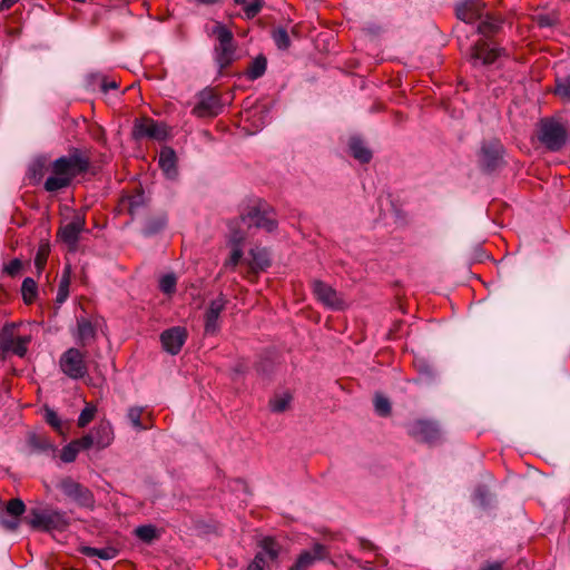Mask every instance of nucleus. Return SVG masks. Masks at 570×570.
<instances>
[{"label":"nucleus","instance_id":"nucleus-48","mask_svg":"<svg viewBox=\"0 0 570 570\" xmlns=\"http://www.w3.org/2000/svg\"><path fill=\"white\" fill-rule=\"evenodd\" d=\"M0 522L3 528H6L7 530H10V531L17 530L20 524V520L17 518L1 519Z\"/></svg>","mask_w":570,"mask_h":570},{"label":"nucleus","instance_id":"nucleus-15","mask_svg":"<svg viewBox=\"0 0 570 570\" xmlns=\"http://www.w3.org/2000/svg\"><path fill=\"white\" fill-rule=\"evenodd\" d=\"M501 55V50L488 43L480 41L471 48V59L473 63L490 65L493 63Z\"/></svg>","mask_w":570,"mask_h":570},{"label":"nucleus","instance_id":"nucleus-10","mask_svg":"<svg viewBox=\"0 0 570 570\" xmlns=\"http://www.w3.org/2000/svg\"><path fill=\"white\" fill-rule=\"evenodd\" d=\"M85 225V217L81 215H75L70 222L60 227L58 236L71 249H75L77 247L79 235L83 230Z\"/></svg>","mask_w":570,"mask_h":570},{"label":"nucleus","instance_id":"nucleus-33","mask_svg":"<svg viewBox=\"0 0 570 570\" xmlns=\"http://www.w3.org/2000/svg\"><path fill=\"white\" fill-rule=\"evenodd\" d=\"M97 413V407L92 403H86V406L81 411L78 417V426L85 428L87 426L95 417Z\"/></svg>","mask_w":570,"mask_h":570},{"label":"nucleus","instance_id":"nucleus-14","mask_svg":"<svg viewBox=\"0 0 570 570\" xmlns=\"http://www.w3.org/2000/svg\"><path fill=\"white\" fill-rule=\"evenodd\" d=\"M238 224V222L229 224V245L232 246V253L229 258L224 263L225 268L234 269L243 256L242 244L245 239V234L236 229V225Z\"/></svg>","mask_w":570,"mask_h":570},{"label":"nucleus","instance_id":"nucleus-17","mask_svg":"<svg viewBox=\"0 0 570 570\" xmlns=\"http://www.w3.org/2000/svg\"><path fill=\"white\" fill-rule=\"evenodd\" d=\"M483 14L481 0H465L456 6V16L460 20L471 23Z\"/></svg>","mask_w":570,"mask_h":570},{"label":"nucleus","instance_id":"nucleus-13","mask_svg":"<svg viewBox=\"0 0 570 570\" xmlns=\"http://www.w3.org/2000/svg\"><path fill=\"white\" fill-rule=\"evenodd\" d=\"M220 109L219 99L212 92L204 91L199 95L198 101L191 112L198 118H205L218 115Z\"/></svg>","mask_w":570,"mask_h":570},{"label":"nucleus","instance_id":"nucleus-5","mask_svg":"<svg viewBox=\"0 0 570 570\" xmlns=\"http://www.w3.org/2000/svg\"><path fill=\"white\" fill-rule=\"evenodd\" d=\"M27 521L33 529L46 531L62 530L68 525L65 513L59 511L32 510Z\"/></svg>","mask_w":570,"mask_h":570},{"label":"nucleus","instance_id":"nucleus-49","mask_svg":"<svg viewBox=\"0 0 570 570\" xmlns=\"http://www.w3.org/2000/svg\"><path fill=\"white\" fill-rule=\"evenodd\" d=\"M20 268H21L20 261L19 259H13L8 265H6L4 271L9 275H16L19 272Z\"/></svg>","mask_w":570,"mask_h":570},{"label":"nucleus","instance_id":"nucleus-18","mask_svg":"<svg viewBox=\"0 0 570 570\" xmlns=\"http://www.w3.org/2000/svg\"><path fill=\"white\" fill-rule=\"evenodd\" d=\"M281 550V544L275 539L266 537L259 542V551L256 556H261L262 561L267 562V567H269L271 563L277 561Z\"/></svg>","mask_w":570,"mask_h":570},{"label":"nucleus","instance_id":"nucleus-11","mask_svg":"<svg viewBox=\"0 0 570 570\" xmlns=\"http://www.w3.org/2000/svg\"><path fill=\"white\" fill-rule=\"evenodd\" d=\"M186 338L187 332L184 327L180 326L166 330L160 335L164 350L171 355H176L180 352L183 345L186 342Z\"/></svg>","mask_w":570,"mask_h":570},{"label":"nucleus","instance_id":"nucleus-7","mask_svg":"<svg viewBox=\"0 0 570 570\" xmlns=\"http://www.w3.org/2000/svg\"><path fill=\"white\" fill-rule=\"evenodd\" d=\"M240 223L248 227L255 226L257 228H262L268 233L275 230L277 227L275 213L269 208L261 207H255L246 215L242 216Z\"/></svg>","mask_w":570,"mask_h":570},{"label":"nucleus","instance_id":"nucleus-34","mask_svg":"<svg viewBox=\"0 0 570 570\" xmlns=\"http://www.w3.org/2000/svg\"><path fill=\"white\" fill-rule=\"evenodd\" d=\"M69 285H70V277H69V272L67 271L62 275L60 283H59V288H58V293H57V297H56V302L58 304L65 303L66 299L68 298Z\"/></svg>","mask_w":570,"mask_h":570},{"label":"nucleus","instance_id":"nucleus-28","mask_svg":"<svg viewBox=\"0 0 570 570\" xmlns=\"http://www.w3.org/2000/svg\"><path fill=\"white\" fill-rule=\"evenodd\" d=\"M292 395L287 392L275 395L269 401V407L275 413H282L286 411L291 404Z\"/></svg>","mask_w":570,"mask_h":570},{"label":"nucleus","instance_id":"nucleus-40","mask_svg":"<svg viewBox=\"0 0 570 570\" xmlns=\"http://www.w3.org/2000/svg\"><path fill=\"white\" fill-rule=\"evenodd\" d=\"M78 452H79V449L72 441L62 449L60 459L66 463L73 462L78 455Z\"/></svg>","mask_w":570,"mask_h":570},{"label":"nucleus","instance_id":"nucleus-44","mask_svg":"<svg viewBox=\"0 0 570 570\" xmlns=\"http://www.w3.org/2000/svg\"><path fill=\"white\" fill-rule=\"evenodd\" d=\"M499 28V23L497 20L487 17L485 20L481 21L478 27V31L482 35H489L494 32Z\"/></svg>","mask_w":570,"mask_h":570},{"label":"nucleus","instance_id":"nucleus-27","mask_svg":"<svg viewBox=\"0 0 570 570\" xmlns=\"http://www.w3.org/2000/svg\"><path fill=\"white\" fill-rule=\"evenodd\" d=\"M16 325H6L0 334V348L3 352H9L10 347L13 346L14 340L18 337L14 333Z\"/></svg>","mask_w":570,"mask_h":570},{"label":"nucleus","instance_id":"nucleus-38","mask_svg":"<svg viewBox=\"0 0 570 570\" xmlns=\"http://www.w3.org/2000/svg\"><path fill=\"white\" fill-rule=\"evenodd\" d=\"M45 420L57 432L62 433L63 424H62L61 420L59 419L58 414L52 409L46 407V410H45Z\"/></svg>","mask_w":570,"mask_h":570},{"label":"nucleus","instance_id":"nucleus-29","mask_svg":"<svg viewBox=\"0 0 570 570\" xmlns=\"http://www.w3.org/2000/svg\"><path fill=\"white\" fill-rule=\"evenodd\" d=\"M21 293L26 303H32L37 295V283L31 277L24 278Z\"/></svg>","mask_w":570,"mask_h":570},{"label":"nucleus","instance_id":"nucleus-39","mask_svg":"<svg viewBox=\"0 0 570 570\" xmlns=\"http://www.w3.org/2000/svg\"><path fill=\"white\" fill-rule=\"evenodd\" d=\"M177 279L173 274L164 275L159 281V287L165 294L175 292Z\"/></svg>","mask_w":570,"mask_h":570},{"label":"nucleus","instance_id":"nucleus-31","mask_svg":"<svg viewBox=\"0 0 570 570\" xmlns=\"http://www.w3.org/2000/svg\"><path fill=\"white\" fill-rule=\"evenodd\" d=\"M135 534L144 542H151L158 537L156 527L151 524L139 525L135 529Z\"/></svg>","mask_w":570,"mask_h":570},{"label":"nucleus","instance_id":"nucleus-9","mask_svg":"<svg viewBox=\"0 0 570 570\" xmlns=\"http://www.w3.org/2000/svg\"><path fill=\"white\" fill-rule=\"evenodd\" d=\"M407 432L413 438L424 442H434L441 435L439 424L429 420H416L410 423Z\"/></svg>","mask_w":570,"mask_h":570},{"label":"nucleus","instance_id":"nucleus-23","mask_svg":"<svg viewBox=\"0 0 570 570\" xmlns=\"http://www.w3.org/2000/svg\"><path fill=\"white\" fill-rule=\"evenodd\" d=\"M92 436L96 439V446L105 449L109 446L114 440L112 426L109 422H100L95 429Z\"/></svg>","mask_w":570,"mask_h":570},{"label":"nucleus","instance_id":"nucleus-24","mask_svg":"<svg viewBox=\"0 0 570 570\" xmlns=\"http://www.w3.org/2000/svg\"><path fill=\"white\" fill-rule=\"evenodd\" d=\"M249 255L252 257L249 265L254 271H264L271 265L269 253L266 248H252Z\"/></svg>","mask_w":570,"mask_h":570},{"label":"nucleus","instance_id":"nucleus-12","mask_svg":"<svg viewBox=\"0 0 570 570\" xmlns=\"http://www.w3.org/2000/svg\"><path fill=\"white\" fill-rule=\"evenodd\" d=\"M134 135L136 138L164 140L167 137V130L164 124L145 118L135 125Z\"/></svg>","mask_w":570,"mask_h":570},{"label":"nucleus","instance_id":"nucleus-2","mask_svg":"<svg viewBox=\"0 0 570 570\" xmlns=\"http://www.w3.org/2000/svg\"><path fill=\"white\" fill-rule=\"evenodd\" d=\"M212 32L217 38V43L214 47V60L222 72L235 61L236 45L232 31L226 26L216 23Z\"/></svg>","mask_w":570,"mask_h":570},{"label":"nucleus","instance_id":"nucleus-8","mask_svg":"<svg viewBox=\"0 0 570 570\" xmlns=\"http://www.w3.org/2000/svg\"><path fill=\"white\" fill-rule=\"evenodd\" d=\"M313 293L316 299L325 307L331 309H343L345 307L344 299L331 285L322 282H313Z\"/></svg>","mask_w":570,"mask_h":570},{"label":"nucleus","instance_id":"nucleus-30","mask_svg":"<svg viewBox=\"0 0 570 570\" xmlns=\"http://www.w3.org/2000/svg\"><path fill=\"white\" fill-rule=\"evenodd\" d=\"M142 407L134 406L128 410L127 417L137 431L149 429V425L141 422Z\"/></svg>","mask_w":570,"mask_h":570},{"label":"nucleus","instance_id":"nucleus-32","mask_svg":"<svg viewBox=\"0 0 570 570\" xmlns=\"http://www.w3.org/2000/svg\"><path fill=\"white\" fill-rule=\"evenodd\" d=\"M554 94L563 101H570V77L557 79Z\"/></svg>","mask_w":570,"mask_h":570},{"label":"nucleus","instance_id":"nucleus-36","mask_svg":"<svg viewBox=\"0 0 570 570\" xmlns=\"http://www.w3.org/2000/svg\"><path fill=\"white\" fill-rule=\"evenodd\" d=\"M374 407H375V412L380 416H387L391 413V403H390L389 399H386L385 396H383L381 394L375 395Z\"/></svg>","mask_w":570,"mask_h":570},{"label":"nucleus","instance_id":"nucleus-37","mask_svg":"<svg viewBox=\"0 0 570 570\" xmlns=\"http://www.w3.org/2000/svg\"><path fill=\"white\" fill-rule=\"evenodd\" d=\"M6 511L12 517L19 519V517L26 511V505L20 499H11L6 507Z\"/></svg>","mask_w":570,"mask_h":570},{"label":"nucleus","instance_id":"nucleus-1","mask_svg":"<svg viewBox=\"0 0 570 570\" xmlns=\"http://www.w3.org/2000/svg\"><path fill=\"white\" fill-rule=\"evenodd\" d=\"M90 157L86 151L73 148L68 155L55 159L50 164V175L45 181V189L56 193L71 185L72 180L88 171Z\"/></svg>","mask_w":570,"mask_h":570},{"label":"nucleus","instance_id":"nucleus-21","mask_svg":"<svg viewBox=\"0 0 570 570\" xmlns=\"http://www.w3.org/2000/svg\"><path fill=\"white\" fill-rule=\"evenodd\" d=\"M158 164L167 178L177 177L176 154L171 148L165 147L160 150Z\"/></svg>","mask_w":570,"mask_h":570},{"label":"nucleus","instance_id":"nucleus-35","mask_svg":"<svg viewBox=\"0 0 570 570\" xmlns=\"http://www.w3.org/2000/svg\"><path fill=\"white\" fill-rule=\"evenodd\" d=\"M30 343V336L28 335H18V337L13 342V346L10 347L9 352L18 356H23L27 353L28 344Z\"/></svg>","mask_w":570,"mask_h":570},{"label":"nucleus","instance_id":"nucleus-16","mask_svg":"<svg viewBox=\"0 0 570 570\" xmlns=\"http://www.w3.org/2000/svg\"><path fill=\"white\" fill-rule=\"evenodd\" d=\"M226 299L223 295L213 299L205 314V333L215 334L219 330V315L225 309Z\"/></svg>","mask_w":570,"mask_h":570},{"label":"nucleus","instance_id":"nucleus-3","mask_svg":"<svg viewBox=\"0 0 570 570\" xmlns=\"http://www.w3.org/2000/svg\"><path fill=\"white\" fill-rule=\"evenodd\" d=\"M61 372L72 380L83 379L88 374L86 355L76 347L65 351L59 358Z\"/></svg>","mask_w":570,"mask_h":570},{"label":"nucleus","instance_id":"nucleus-45","mask_svg":"<svg viewBox=\"0 0 570 570\" xmlns=\"http://www.w3.org/2000/svg\"><path fill=\"white\" fill-rule=\"evenodd\" d=\"M48 247L47 246H42L39 248L36 257H35V265L37 267V269L40 272L45 265H46V262H47V256H48Z\"/></svg>","mask_w":570,"mask_h":570},{"label":"nucleus","instance_id":"nucleus-6","mask_svg":"<svg viewBox=\"0 0 570 570\" xmlns=\"http://www.w3.org/2000/svg\"><path fill=\"white\" fill-rule=\"evenodd\" d=\"M58 488L67 498L81 508H92L95 505L92 492L70 478L61 480Z\"/></svg>","mask_w":570,"mask_h":570},{"label":"nucleus","instance_id":"nucleus-51","mask_svg":"<svg viewBox=\"0 0 570 570\" xmlns=\"http://www.w3.org/2000/svg\"><path fill=\"white\" fill-rule=\"evenodd\" d=\"M19 0H2L0 3V10L4 11L10 9L13 4H16Z\"/></svg>","mask_w":570,"mask_h":570},{"label":"nucleus","instance_id":"nucleus-25","mask_svg":"<svg viewBox=\"0 0 570 570\" xmlns=\"http://www.w3.org/2000/svg\"><path fill=\"white\" fill-rule=\"evenodd\" d=\"M348 147L353 157L358 161L368 163L371 160L372 153L360 138L352 137Z\"/></svg>","mask_w":570,"mask_h":570},{"label":"nucleus","instance_id":"nucleus-53","mask_svg":"<svg viewBox=\"0 0 570 570\" xmlns=\"http://www.w3.org/2000/svg\"><path fill=\"white\" fill-rule=\"evenodd\" d=\"M484 570H501L500 564H492L487 567Z\"/></svg>","mask_w":570,"mask_h":570},{"label":"nucleus","instance_id":"nucleus-42","mask_svg":"<svg viewBox=\"0 0 570 570\" xmlns=\"http://www.w3.org/2000/svg\"><path fill=\"white\" fill-rule=\"evenodd\" d=\"M85 552L87 556H97L100 559H112L116 556V550L111 548H105V549H96V548H86Z\"/></svg>","mask_w":570,"mask_h":570},{"label":"nucleus","instance_id":"nucleus-47","mask_svg":"<svg viewBox=\"0 0 570 570\" xmlns=\"http://www.w3.org/2000/svg\"><path fill=\"white\" fill-rule=\"evenodd\" d=\"M265 568H267V562H263L261 556H255L246 570H265Z\"/></svg>","mask_w":570,"mask_h":570},{"label":"nucleus","instance_id":"nucleus-26","mask_svg":"<svg viewBox=\"0 0 570 570\" xmlns=\"http://www.w3.org/2000/svg\"><path fill=\"white\" fill-rule=\"evenodd\" d=\"M266 67H267V60L264 56H257L248 66L245 75L247 77V79L249 80H256L258 78H261L265 71H266Z\"/></svg>","mask_w":570,"mask_h":570},{"label":"nucleus","instance_id":"nucleus-4","mask_svg":"<svg viewBox=\"0 0 570 570\" xmlns=\"http://www.w3.org/2000/svg\"><path fill=\"white\" fill-rule=\"evenodd\" d=\"M567 139V131L563 125L553 120L544 119L540 124L539 140L550 150L557 151L563 147Z\"/></svg>","mask_w":570,"mask_h":570},{"label":"nucleus","instance_id":"nucleus-19","mask_svg":"<svg viewBox=\"0 0 570 570\" xmlns=\"http://www.w3.org/2000/svg\"><path fill=\"white\" fill-rule=\"evenodd\" d=\"M326 557H327V550H326L325 546H323L321 543H315L312 547L311 551H308V550L303 551L298 556L296 562L299 564V567L307 570L311 566L314 564L315 561L324 560Z\"/></svg>","mask_w":570,"mask_h":570},{"label":"nucleus","instance_id":"nucleus-41","mask_svg":"<svg viewBox=\"0 0 570 570\" xmlns=\"http://www.w3.org/2000/svg\"><path fill=\"white\" fill-rule=\"evenodd\" d=\"M273 39L278 49H287L291 45L287 31L282 28L273 33Z\"/></svg>","mask_w":570,"mask_h":570},{"label":"nucleus","instance_id":"nucleus-54","mask_svg":"<svg viewBox=\"0 0 570 570\" xmlns=\"http://www.w3.org/2000/svg\"><path fill=\"white\" fill-rule=\"evenodd\" d=\"M289 570H305L304 568L299 567L297 562H295Z\"/></svg>","mask_w":570,"mask_h":570},{"label":"nucleus","instance_id":"nucleus-22","mask_svg":"<svg viewBox=\"0 0 570 570\" xmlns=\"http://www.w3.org/2000/svg\"><path fill=\"white\" fill-rule=\"evenodd\" d=\"M73 336L81 346L88 345L96 336V328L91 321L86 317L78 318Z\"/></svg>","mask_w":570,"mask_h":570},{"label":"nucleus","instance_id":"nucleus-55","mask_svg":"<svg viewBox=\"0 0 570 570\" xmlns=\"http://www.w3.org/2000/svg\"><path fill=\"white\" fill-rule=\"evenodd\" d=\"M248 1H249V0H234V2H235L236 4H239V6H243V7H244Z\"/></svg>","mask_w":570,"mask_h":570},{"label":"nucleus","instance_id":"nucleus-50","mask_svg":"<svg viewBox=\"0 0 570 570\" xmlns=\"http://www.w3.org/2000/svg\"><path fill=\"white\" fill-rule=\"evenodd\" d=\"M118 88V83L115 81V80H106V79H102L101 81V90L104 92H107L109 89H117Z\"/></svg>","mask_w":570,"mask_h":570},{"label":"nucleus","instance_id":"nucleus-52","mask_svg":"<svg viewBox=\"0 0 570 570\" xmlns=\"http://www.w3.org/2000/svg\"><path fill=\"white\" fill-rule=\"evenodd\" d=\"M197 1L203 4H214V3L218 2V0H197Z\"/></svg>","mask_w":570,"mask_h":570},{"label":"nucleus","instance_id":"nucleus-46","mask_svg":"<svg viewBox=\"0 0 570 570\" xmlns=\"http://www.w3.org/2000/svg\"><path fill=\"white\" fill-rule=\"evenodd\" d=\"M73 442L78 446L79 451L80 450H88L92 445H96V439H95V436H92V434L83 435L82 438H80V439H78V440H76Z\"/></svg>","mask_w":570,"mask_h":570},{"label":"nucleus","instance_id":"nucleus-20","mask_svg":"<svg viewBox=\"0 0 570 570\" xmlns=\"http://www.w3.org/2000/svg\"><path fill=\"white\" fill-rule=\"evenodd\" d=\"M502 146L498 141L484 144L481 148V161L487 169H493L501 157Z\"/></svg>","mask_w":570,"mask_h":570},{"label":"nucleus","instance_id":"nucleus-43","mask_svg":"<svg viewBox=\"0 0 570 570\" xmlns=\"http://www.w3.org/2000/svg\"><path fill=\"white\" fill-rule=\"evenodd\" d=\"M263 1L262 0H249L244 6V12L246 18L252 19L254 18L262 9Z\"/></svg>","mask_w":570,"mask_h":570}]
</instances>
